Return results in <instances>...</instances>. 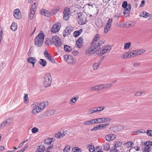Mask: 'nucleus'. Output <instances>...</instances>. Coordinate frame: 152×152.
<instances>
[{"label":"nucleus","mask_w":152,"mask_h":152,"mask_svg":"<svg viewBox=\"0 0 152 152\" xmlns=\"http://www.w3.org/2000/svg\"><path fill=\"white\" fill-rule=\"evenodd\" d=\"M61 26L60 23H57L52 26L51 29V31L54 33L58 32Z\"/></svg>","instance_id":"nucleus-12"},{"label":"nucleus","mask_w":152,"mask_h":152,"mask_svg":"<svg viewBox=\"0 0 152 152\" xmlns=\"http://www.w3.org/2000/svg\"><path fill=\"white\" fill-rule=\"evenodd\" d=\"M109 125V124L107 123L105 124H100L99 125V126H100L99 127L100 128V129H103L106 128V127L108 126Z\"/></svg>","instance_id":"nucleus-43"},{"label":"nucleus","mask_w":152,"mask_h":152,"mask_svg":"<svg viewBox=\"0 0 152 152\" xmlns=\"http://www.w3.org/2000/svg\"><path fill=\"white\" fill-rule=\"evenodd\" d=\"M136 50L138 56L142 54L146 51V50L143 49H139Z\"/></svg>","instance_id":"nucleus-36"},{"label":"nucleus","mask_w":152,"mask_h":152,"mask_svg":"<svg viewBox=\"0 0 152 152\" xmlns=\"http://www.w3.org/2000/svg\"><path fill=\"white\" fill-rule=\"evenodd\" d=\"M113 19L112 18H109L107 21V23L106 24H108V25L111 26V23L112 22Z\"/></svg>","instance_id":"nucleus-59"},{"label":"nucleus","mask_w":152,"mask_h":152,"mask_svg":"<svg viewBox=\"0 0 152 152\" xmlns=\"http://www.w3.org/2000/svg\"><path fill=\"white\" fill-rule=\"evenodd\" d=\"M130 57V53L128 52L125 53L121 56V58L122 59L128 58Z\"/></svg>","instance_id":"nucleus-34"},{"label":"nucleus","mask_w":152,"mask_h":152,"mask_svg":"<svg viewBox=\"0 0 152 152\" xmlns=\"http://www.w3.org/2000/svg\"><path fill=\"white\" fill-rule=\"evenodd\" d=\"M63 14V19L65 20H69L71 15L69 9L67 7L65 8Z\"/></svg>","instance_id":"nucleus-8"},{"label":"nucleus","mask_w":152,"mask_h":152,"mask_svg":"<svg viewBox=\"0 0 152 152\" xmlns=\"http://www.w3.org/2000/svg\"><path fill=\"white\" fill-rule=\"evenodd\" d=\"M54 140L53 138H48L45 139L44 140V143L45 144L48 145L53 142Z\"/></svg>","instance_id":"nucleus-23"},{"label":"nucleus","mask_w":152,"mask_h":152,"mask_svg":"<svg viewBox=\"0 0 152 152\" xmlns=\"http://www.w3.org/2000/svg\"><path fill=\"white\" fill-rule=\"evenodd\" d=\"M142 94V92L137 91L134 94L136 96H140Z\"/></svg>","instance_id":"nucleus-64"},{"label":"nucleus","mask_w":152,"mask_h":152,"mask_svg":"<svg viewBox=\"0 0 152 152\" xmlns=\"http://www.w3.org/2000/svg\"><path fill=\"white\" fill-rule=\"evenodd\" d=\"M94 119H91L89 121H85L84 124L86 125H90L95 124Z\"/></svg>","instance_id":"nucleus-25"},{"label":"nucleus","mask_w":152,"mask_h":152,"mask_svg":"<svg viewBox=\"0 0 152 152\" xmlns=\"http://www.w3.org/2000/svg\"><path fill=\"white\" fill-rule=\"evenodd\" d=\"M100 126H99V125L96 126L94 127H93L91 129V131H92L93 130H99L100 129Z\"/></svg>","instance_id":"nucleus-52"},{"label":"nucleus","mask_w":152,"mask_h":152,"mask_svg":"<svg viewBox=\"0 0 152 152\" xmlns=\"http://www.w3.org/2000/svg\"><path fill=\"white\" fill-rule=\"evenodd\" d=\"M48 102L47 101H45L41 103H38V105L41 111L43 110L48 105Z\"/></svg>","instance_id":"nucleus-15"},{"label":"nucleus","mask_w":152,"mask_h":152,"mask_svg":"<svg viewBox=\"0 0 152 152\" xmlns=\"http://www.w3.org/2000/svg\"><path fill=\"white\" fill-rule=\"evenodd\" d=\"M111 48L110 45H105L102 48L99 49L96 51V53L99 56H101L105 53L107 51H110Z\"/></svg>","instance_id":"nucleus-4"},{"label":"nucleus","mask_w":152,"mask_h":152,"mask_svg":"<svg viewBox=\"0 0 152 152\" xmlns=\"http://www.w3.org/2000/svg\"><path fill=\"white\" fill-rule=\"evenodd\" d=\"M62 134L61 132H59L58 133L55 134V136L57 138H59L62 137Z\"/></svg>","instance_id":"nucleus-50"},{"label":"nucleus","mask_w":152,"mask_h":152,"mask_svg":"<svg viewBox=\"0 0 152 152\" xmlns=\"http://www.w3.org/2000/svg\"><path fill=\"white\" fill-rule=\"evenodd\" d=\"M69 56V55H64V60L66 62H67V60H68Z\"/></svg>","instance_id":"nucleus-63"},{"label":"nucleus","mask_w":152,"mask_h":152,"mask_svg":"<svg viewBox=\"0 0 152 152\" xmlns=\"http://www.w3.org/2000/svg\"><path fill=\"white\" fill-rule=\"evenodd\" d=\"M76 59L73 57L72 56L69 55L68 60H67V63L68 64H73L75 63Z\"/></svg>","instance_id":"nucleus-19"},{"label":"nucleus","mask_w":152,"mask_h":152,"mask_svg":"<svg viewBox=\"0 0 152 152\" xmlns=\"http://www.w3.org/2000/svg\"><path fill=\"white\" fill-rule=\"evenodd\" d=\"M105 151H107L110 148V146L108 143H106L103 145Z\"/></svg>","instance_id":"nucleus-41"},{"label":"nucleus","mask_w":152,"mask_h":152,"mask_svg":"<svg viewBox=\"0 0 152 152\" xmlns=\"http://www.w3.org/2000/svg\"><path fill=\"white\" fill-rule=\"evenodd\" d=\"M129 53L130 57L132 58L138 56L136 50L132 51V52H130Z\"/></svg>","instance_id":"nucleus-28"},{"label":"nucleus","mask_w":152,"mask_h":152,"mask_svg":"<svg viewBox=\"0 0 152 152\" xmlns=\"http://www.w3.org/2000/svg\"><path fill=\"white\" fill-rule=\"evenodd\" d=\"M73 31V28L71 27H66L65 30L64 34H63V36L65 37L66 35H68L70 34V32Z\"/></svg>","instance_id":"nucleus-16"},{"label":"nucleus","mask_w":152,"mask_h":152,"mask_svg":"<svg viewBox=\"0 0 152 152\" xmlns=\"http://www.w3.org/2000/svg\"><path fill=\"white\" fill-rule=\"evenodd\" d=\"M70 146L68 145H66L63 149L64 152H69L70 151Z\"/></svg>","instance_id":"nucleus-45"},{"label":"nucleus","mask_w":152,"mask_h":152,"mask_svg":"<svg viewBox=\"0 0 152 152\" xmlns=\"http://www.w3.org/2000/svg\"><path fill=\"white\" fill-rule=\"evenodd\" d=\"M147 134L148 135L152 137V131L148 130L147 131Z\"/></svg>","instance_id":"nucleus-60"},{"label":"nucleus","mask_w":152,"mask_h":152,"mask_svg":"<svg viewBox=\"0 0 152 152\" xmlns=\"http://www.w3.org/2000/svg\"><path fill=\"white\" fill-rule=\"evenodd\" d=\"M90 89L91 91H93L94 90H99V86H95L91 87V88Z\"/></svg>","instance_id":"nucleus-54"},{"label":"nucleus","mask_w":152,"mask_h":152,"mask_svg":"<svg viewBox=\"0 0 152 152\" xmlns=\"http://www.w3.org/2000/svg\"><path fill=\"white\" fill-rule=\"evenodd\" d=\"M39 63L43 67L45 66L47 64V62L45 60L42 59H40Z\"/></svg>","instance_id":"nucleus-29"},{"label":"nucleus","mask_w":152,"mask_h":152,"mask_svg":"<svg viewBox=\"0 0 152 152\" xmlns=\"http://www.w3.org/2000/svg\"><path fill=\"white\" fill-rule=\"evenodd\" d=\"M36 3H34L32 5L30 10L29 17L31 20H32L34 17V14L36 10V7L35 6Z\"/></svg>","instance_id":"nucleus-9"},{"label":"nucleus","mask_w":152,"mask_h":152,"mask_svg":"<svg viewBox=\"0 0 152 152\" xmlns=\"http://www.w3.org/2000/svg\"><path fill=\"white\" fill-rule=\"evenodd\" d=\"M32 107L33 108L31 112L32 113L34 114H37L41 111L38 105V102H34L32 105Z\"/></svg>","instance_id":"nucleus-10"},{"label":"nucleus","mask_w":152,"mask_h":152,"mask_svg":"<svg viewBox=\"0 0 152 152\" xmlns=\"http://www.w3.org/2000/svg\"><path fill=\"white\" fill-rule=\"evenodd\" d=\"M9 119H7V120L4 121L0 125V129L3 128L4 126H6L10 124V122H8V121Z\"/></svg>","instance_id":"nucleus-26"},{"label":"nucleus","mask_w":152,"mask_h":152,"mask_svg":"<svg viewBox=\"0 0 152 152\" xmlns=\"http://www.w3.org/2000/svg\"><path fill=\"white\" fill-rule=\"evenodd\" d=\"M78 98L77 97H74V98H72L69 101V103L71 105L73 104L76 102Z\"/></svg>","instance_id":"nucleus-32"},{"label":"nucleus","mask_w":152,"mask_h":152,"mask_svg":"<svg viewBox=\"0 0 152 152\" xmlns=\"http://www.w3.org/2000/svg\"><path fill=\"white\" fill-rule=\"evenodd\" d=\"M51 77L50 73L45 74L44 77V85L45 87L49 86L51 83Z\"/></svg>","instance_id":"nucleus-7"},{"label":"nucleus","mask_w":152,"mask_h":152,"mask_svg":"<svg viewBox=\"0 0 152 152\" xmlns=\"http://www.w3.org/2000/svg\"><path fill=\"white\" fill-rule=\"evenodd\" d=\"M88 148L89 149L91 152H93L95 149L94 145H89L88 146Z\"/></svg>","instance_id":"nucleus-42"},{"label":"nucleus","mask_w":152,"mask_h":152,"mask_svg":"<svg viewBox=\"0 0 152 152\" xmlns=\"http://www.w3.org/2000/svg\"><path fill=\"white\" fill-rule=\"evenodd\" d=\"M108 24H106L104 28V32L105 33H107L110 30L111 26L108 25Z\"/></svg>","instance_id":"nucleus-40"},{"label":"nucleus","mask_w":152,"mask_h":152,"mask_svg":"<svg viewBox=\"0 0 152 152\" xmlns=\"http://www.w3.org/2000/svg\"><path fill=\"white\" fill-rule=\"evenodd\" d=\"M122 7L124 8V15L125 17L129 16L130 11L131 8V5L130 4H128L126 1H124L122 3Z\"/></svg>","instance_id":"nucleus-2"},{"label":"nucleus","mask_w":152,"mask_h":152,"mask_svg":"<svg viewBox=\"0 0 152 152\" xmlns=\"http://www.w3.org/2000/svg\"><path fill=\"white\" fill-rule=\"evenodd\" d=\"M115 17L117 18H119L120 17V12H119L117 13L115 12Z\"/></svg>","instance_id":"nucleus-58"},{"label":"nucleus","mask_w":152,"mask_h":152,"mask_svg":"<svg viewBox=\"0 0 152 152\" xmlns=\"http://www.w3.org/2000/svg\"><path fill=\"white\" fill-rule=\"evenodd\" d=\"M55 112L54 110H50L48 111V114L51 115H52L54 114Z\"/></svg>","instance_id":"nucleus-56"},{"label":"nucleus","mask_w":152,"mask_h":152,"mask_svg":"<svg viewBox=\"0 0 152 152\" xmlns=\"http://www.w3.org/2000/svg\"><path fill=\"white\" fill-rule=\"evenodd\" d=\"M99 63H95L93 65V69L94 70H96L99 67Z\"/></svg>","instance_id":"nucleus-51"},{"label":"nucleus","mask_w":152,"mask_h":152,"mask_svg":"<svg viewBox=\"0 0 152 152\" xmlns=\"http://www.w3.org/2000/svg\"><path fill=\"white\" fill-rule=\"evenodd\" d=\"M97 112H100L103 110L105 107L104 106H101L96 107Z\"/></svg>","instance_id":"nucleus-49"},{"label":"nucleus","mask_w":152,"mask_h":152,"mask_svg":"<svg viewBox=\"0 0 152 152\" xmlns=\"http://www.w3.org/2000/svg\"><path fill=\"white\" fill-rule=\"evenodd\" d=\"M73 152H80V149L78 148H73Z\"/></svg>","instance_id":"nucleus-61"},{"label":"nucleus","mask_w":152,"mask_h":152,"mask_svg":"<svg viewBox=\"0 0 152 152\" xmlns=\"http://www.w3.org/2000/svg\"><path fill=\"white\" fill-rule=\"evenodd\" d=\"M95 124H100L104 123V118H99L97 119H94Z\"/></svg>","instance_id":"nucleus-24"},{"label":"nucleus","mask_w":152,"mask_h":152,"mask_svg":"<svg viewBox=\"0 0 152 152\" xmlns=\"http://www.w3.org/2000/svg\"><path fill=\"white\" fill-rule=\"evenodd\" d=\"M59 10V7L55 8L52 10L51 13L53 15L55 14Z\"/></svg>","instance_id":"nucleus-46"},{"label":"nucleus","mask_w":152,"mask_h":152,"mask_svg":"<svg viewBox=\"0 0 152 152\" xmlns=\"http://www.w3.org/2000/svg\"><path fill=\"white\" fill-rule=\"evenodd\" d=\"M144 145H145L143 149V151L144 152H149L151 150V146L152 145V142L148 141V142H145L144 143Z\"/></svg>","instance_id":"nucleus-11"},{"label":"nucleus","mask_w":152,"mask_h":152,"mask_svg":"<svg viewBox=\"0 0 152 152\" xmlns=\"http://www.w3.org/2000/svg\"><path fill=\"white\" fill-rule=\"evenodd\" d=\"M77 18L79 24L84 25L87 22L86 17L81 12L77 13Z\"/></svg>","instance_id":"nucleus-6"},{"label":"nucleus","mask_w":152,"mask_h":152,"mask_svg":"<svg viewBox=\"0 0 152 152\" xmlns=\"http://www.w3.org/2000/svg\"><path fill=\"white\" fill-rule=\"evenodd\" d=\"M25 104H27L28 102V94H25L23 98Z\"/></svg>","instance_id":"nucleus-44"},{"label":"nucleus","mask_w":152,"mask_h":152,"mask_svg":"<svg viewBox=\"0 0 152 152\" xmlns=\"http://www.w3.org/2000/svg\"><path fill=\"white\" fill-rule=\"evenodd\" d=\"M133 144V143L131 141L128 142L126 143V145L128 147H131Z\"/></svg>","instance_id":"nucleus-57"},{"label":"nucleus","mask_w":152,"mask_h":152,"mask_svg":"<svg viewBox=\"0 0 152 152\" xmlns=\"http://www.w3.org/2000/svg\"><path fill=\"white\" fill-rule=\"evenodd\" d=\"M45 149V146L40 145L38 146L36 150L37 152H42L44 151Z\"/></svg>","instance_id":"nucleus-21"},{"label":"nucleus","mask_w":152,"mask_h":152,"mask_svg":"<svg viewBox=\"0 0 152 152\" xmlns=\"http://www.w3.org/2000/svg\"><path fill=\"white\" fill-rule=\"evenodd\" d=\"M52 43V40H51L48 38H46L45 39V44L47 45H51Z\"/></svg>","instance_id":"nucleus-37"},{"label":"nucleus","mask_w":152,"mask_h":152,"mask_svg":"<svg viewBox=\"0 0 152 152\" xmlns=\"http://www.w3.org/2000/svg\"><path fill=\"white\" fill-rule=\"evenodd\" d=\"M39 129L36 127H34L31 129V132L33 133H36L38 132Z\"/></svg>","instance_id":"nucleus-53"},{"label":"nucleus","mask_w":152,"mask_h":152,"mask_svg":"<svg viewBox=\"0 0 152 152\" xmlns=\"http://www.w3.org/2000/svg\"><path fill=\"white\" fill-rule=\"evenodd\" d=\"M44 40V35L42 33L39 34L34 39L35 45L37 47L41 46Z\"/></svg>","instance_id":"nucleus-3"},{"label":"nucleus","mask_w":152,"mask_h":152,"mask_svg":"<svg viewBox=\"0 0 152 152\" xmlns=\"http://www.w3.org/2000/svg\"><path fill=\"white\" fill-rule=\"evenodd\" d=\"M99 36L98 34H96L94 36L91 44L93 48L97 49L98 48L102 46L104 43V40L99 41V42L97 41L99 40Z\"/></svg>","instance_id":"nucleus-1"},{"label":"nucleus","mask_w":152,"mask_h":152,"mask_svg":"<svg viewBox=\"0 0 152 152\" xmlns=\"http://www.w3.org/2000/svg\"><path fill=\"white\" fill-rule=\"evenodd\" d=\"M20 11L18 9H16L14 10L13 15L14 17L16 19H18L20 18Z\"/></svg>","instance_id":"nucleus-22"},{"label":"nucleus","mask_w":152,"mask_h":152,"mask_svg":"<svg viewBox=\"0 0 152 152\" xmlns=\"http://www.w3.org/2000/svg\"><path fill=\"white\" fill-rule=\"evenodd\" d=\"M51 39L52 43L56 47H60L62 45L61 39L57 36H53L52 37Z\"/></svg>","instance_id":"nucleus-5"},{"label":"nucleus","mask_w":152,"mask_h":152,"mask_svg":"<svg viewBox=\"0 0 152 152\" xmlns=\"http://www.w3.org/2000/svg\"><path fill=\"white\" fill-rule=\"evenodd\" d=\"M97 110L96 107L93 108L92 109H90L88 111V114H91L92 113L97 112Z\"/></svg>","instance_id":"nucleus-31"},{"label":"nucleus","mask_w":152,"mask_h":152,"mask_svg":"<svg viewBox=\"0 0 152 152\" xmlns=\"http://www.w3.org/2000/svg\"><path fill=\"white\" fill-rule=\"evenodd\" d=\"M111 120V119L108 118H104V123L110 121Z\"/></svg>","instance_id":"nucleus-62"},{"label":"nucleus","mask_w":152,"mask_h":152,"mask_svg":"<svg viewBox=\"0 0 152 152\" xmlns=\"http://www.w3.org/2000/svg\"><path fill=\"white\" fill-rule=\"evenodd\" d=\"M82 30L80 29L78 31H75L74 33V36L75 37H78L82 32Z\"/></svg>","instance_id":"nucleus-27"},{"label":"nucleus","mask_w":152,"mask_h":152,"mask_svg":"<svg viewBox=\"0 0 152 152\" xmlns=\"http://www.w3.org/2000/svg\"><path fill=\"white\" fill-rule=\"evenodd\" d=\"M91 48L87 49L86 50V54H88L89 55H91L94 53V50L96 49L93 48L92 46V44L91 45Z\"/></svg>","instance_id":"nucleus-17"},{"label":"nucleus","mask_w":152,"mask_h":152,"mask_svg":"<svg viewBox=\"0 0 152 152\" xmlns=\"http://www.w3.org/2000/svg\"><path fill=\"white\" fill-rule=\"evenodd\" d=\"M41 13L42 15L47 17H49L50 15V13L49 11L44 9H42L41 10Z\"/></svg>","instance_id":"nucleus-20"},{"label":"nucleus","mask_w":152,"mask_h":152,"mask_svg":"<svg viewBox=\"0 0 152 152\" xmlns=\"http://www.w3.org/2000/svg\"><path fill=\"white\" fill-rule=\"evenodd\" d=\"M116 137V135L114 134H109L105 136L106 140L108 141L113 140Z\"/></svg>","instance_id":"nucleus-18"},{"label":"nucleus","mask_w":152,"mask_h":152,"mask_svg":"<svg viewBox=\"0 0 152 152\" xmlns=\"http://www.w3.org/2000/svg\"><path fill=\"white\" fill-rule=\"evenodd\" d=\"M10 28L12 31H15L17 28V24L15 23H13L11 26Z\"/></svg>","instance_id":"nucleus-30"},{"label":"nucleus","mask_w":152,"mask_h":152,"mask_svg":"<svg viewBox=\"0 0 152 152\" xmlns=\"http://www.w3.org/2000/svg\"><path fill=\"white\" fill-rule=\"evenodd\" d=\"M111 152H120L119 150L117 149H115V148H111L110 149Z\"/></svg>","instance_id":"nucleus-55"},{"label":"nucleus","mask_w":152,"mask_h":152,"mask_svg":"<svg viewBox=\"0 0 152 152\" xmlns=\"http://www.w3.org/2000/svg\"><path fill=\"white\" fill-rule=\"evenodd\" d=\"M34 60H37L34 58L33 57H30L28 58L27 61L30 63H31V62H33Z\"/></svg>","instance_id":"nucleus-48"},{"label":"nucleus","mask_w":152,"mask_h":152,"mask_svg":"<svg viewBox=\"0 0 152 152\" xmlns=\"http://www.w3.org/2000/svg\"><path fill=\"white\" fill-rule=\"evenodd\" d=\"M149 14L148 13L145 11H143L142 13L140 15V16L146 18L149 16Z\"/></svg>","instance_id":"nucleus-38"},{"label":"nucleus","mask_w":152,"mask_h":152,"mask_svg":"<svg viewBox=\"0 0 152 152\" xmlns=\"http://www.w3.org/2000/svg\"><path fill=\"white\" fill-rule=\"evenodd\" d=\"M121 145L122 143L119 141H117L115 142V145L111 148H114L115 149H117V148L119 147Z\"/></svg>","instance_id":"nucleus-33"},{"label":"nucleus","mask_w":152,"mask_h":152,"mask_svg":"<svg viewBox=\"0 0 152 152\" xmlns=\"http://www.w3.org/2000/svg\"><path fill=\"white\" fill-rule=\"evenodd\" d=\"M113 86L112 84H103V88L104 89L112 87Z\"/></svg>","instance_id":"nucleus-47"},{"label":"nucleus","mask_w":152,"mask_h":152,"mask_svg":"<svg viewBox=\"0 0 152 152\" xmlns=\"http://www.w3.org/2000/svg\"><path fill=\"white\" fill-rule=\"evenodd\" d=\"M131 43L130 42L126 43L124 45V48L126 50L129 49L131 47Z\"/></svg>","instance_id":"nucleus-35"},{"label":"nucleus","mask_w":152,"mask_h":152,"mask_svg":"<svg viewBox=\"0 0 152 152\" xmlns=\"http://www.w3.org/2000/svg\"><path fill=\"white\" fill-rule=\"evenodd\" d=\"M64 50L67 52H69L71 51L72 49L71 47L67 45H64Z\"/></svg>","instance_id":"nucleus-39"},{"label":"nucleus","mask_w":152,"mask_h":152,"mask_svg":"<svg viewBox=\"0 0 152 152\" xmlns=\"http://www.w3.org/2000/svg\"><path fill=\"white\" fill-rule=\"evenodd\" d=\"M124 126H115L110 128V129L112 131L114 132H116L117 131H119L124 128Z\"/></svg>","instance_id":"nucleus-14"},{"label":"nucleus","mask_w":152,"mask_h":152,"mask_svg":"<svg viewBox=\"0 0 152 152\" xmlns=\"http://www.w3.org/2000/svg\"><path fill=\"white\" fill-rule=\"evenodd\" d=\"M83 39L82 37H80L76 42V46L78 48H80L82 47L83 44Z\"/></svg>","instance_id":"nucleus-13"}]
</instances>
